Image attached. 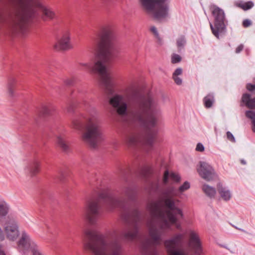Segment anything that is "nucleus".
<instances>
[{
  "instance_id": "obj_15",
  "label": "nucleus",
  "mask_w": 255,
  "mask_h": 255,
  "mask_svg": "<svg viewBox=\"0 0 255 255\" xmlns=\"http://www.w3.org/2000/svg\"><path fill=\"white\" fill-rule=\"evenodd\" d=\"M4 229L6 237L9 240H15L19 235L18 225L14 220L7 221L4 224Z\"/></svg>"
},
{
  "instance_id": "obj_37",
  "label": "nucleus",
  "mask_w": 255,
  "mask_h": 255,
  "mask_svg": "<svg viewBox=\"0 0 255 255\" xmlns=\"http://www.w3.org/2000/svg\"><path fill=\"white\" fill-rule=\"evenodd\" d=\"M172 78L177 85H180L182 84V80L178 76L172 77Z\"/></svg>"
},
{
  "instance_id": "obj_16",
  "label": "nucleus",
  "mask_w": 255,
  "mask_h": 255,
  "mask_svg": "<svg viewBox=\"0 0 255 255\" xmlns=\"http://www.w3.org/2000/svg\"><path fill=\"white\" fill-rule=\"evenodd\" d=\"M189 246L196 255H201L203 252L201 243L198 235L193 231H190Z\"/></svg>"
},
{
  "instance_id": "obj_33",
  "label": "nucleus",
  "mask_w": 255,
  "mask_h": 255,
  "mask_svg": "<svg viewBox=\"0 0 255 255\" xmlns=\"http://www.w3.org/2000/svg\"><path fill=\"white\" fill-rule=\"evenodd\" d=\"M227 138L231 141L232 142H235L236 141L235 138L233 134L229 131L227 132Z\"/></svg>"
},
{
  "instance_id": "obj_9",
  "label": "nucleus",
  "mask_w": 255,
  "mask_h": 255,
  "mask_svg": "<svg viewBox=\"0 0 255 255\" xmlns=\"http://www.w3.org/2000/svg\"><path fill=\"white\" fill-rule=\"evenodd\" d=\"M142 6L148 11L154 12V17L160 20L168 14L169 6L166 0H140Z\"/></svg>"
},
{
  "instance_id": "obj_7",
  "label": "nucleus",
  "mask_w": 255,
  "mask_h": 255,
  "mask_svg": "<svg viewBox=\"0 0 255 255\" xmlns=\"http://www.w3.org/2000/svg\"><path fill=\"white\" fill-rule=\"evenodd\" d=\"M72 126L79 130H82L85 127V130L82 135V139L93 148H96L98 144L103 140L100 121L97 117L74 119L72 121Z\"/></svg>"
},
{
  "instance_id": "obj_12",
  "label": "nucleus",
  "mask_w": 255,
  "mask_h": 255,
  "mask_svg": "<svg viewBox=\"0 0 255 255\" xmlns=\"http://www.w3.org/2000/svg\"><path fill=\"white\" fill-rule=\"evenodd\" d=\"M183 238V234H178L164 241V246L168 255H186L183 251L179 249Z\"/></svg>"
},
{
  "instance_id": "obj_49",
  "label": "nucleus",
  "mask_w": 255,
  "mask_h": 255,
  "mask_svg": "<svg viewBox=\"0 0 255 255\" xmlns=\"http://www.w3.org/2000/svg\"><path fill=\"white\" fill-rule=\"evenodd\" d=\"M146 170L147 172H149L150 171V168H148V167H147Z\"/></svg>"
},
{
  "instance_id": "obj_5",
  "label": "nucleus",
  "mask_w": 255,
  "mask_h": 255,
  "mask_svg": "<svg viewBox=\"0 0 255 255\" xmlns=\"http://www.w3.org/2000/svg\"><path fill=\"white\" fill-rule=\"evenodd\" d=\"M176 195V189L173 186L161 189L159 202L152 204L149 207L152 218L161 220V229L169 228L170 223L174 224L179 219L184 217L182 209L177 206L179 200L174 198Z\"/></svg>"
},
{
  "instance_id": "obj_22",
  "label": "nucleus",
  "mask_w": 255,
  "mask_h": 255,
  "mask_svg": "<svg viewBox=\"0 0 255 255\" xmlns=\"http://www.w3.org/2000/svg\"><path fill=\"white\" fill-rule=\"evenodd\" d=\"M203 101L206 108H211L215 101L214 94L213 93L208 94L203 98Z\"/></svg>"
},
{
  "instance_id": "obj_14",
  "label": "nucleus",
  "mask_w": 255,
  "mask_h": 255,
  "mask_svg": "<svg viewBox=\"0 0 255 255\" xmlns=\"http://www.w3.org/2000/svg\"><path fill=\"white\" fill-rule=\"evenodd\" d=\"M199 164L200 166L197 170L202 178L209 181L216 177L214 169L209 163L204 161H200Z\"/></svg>"
},
{
  "instance_id": "obj_23",
  "label": "nucleus",
  "mask_w": 255,
  "mask_h": 255,
  "mask_svg": "<svg viewBox=\"0 0 255 255\" xmlns=\"http://www.w3.org/2000/svg\"><path fill=\"white\" fill-rule=\"evenodd\" d=\"M202 190L205 194L211 198L214 197L216 194V190L214 187L206 184L203 185Z\"/></svg>"
},
{
  "instance_id": "obj_1",
  "label": "nucleus",
  "mask_w": 255,
  "mask_h": 255,
  "mask_svg": "<svg viewBox=\"0 0 255 255\" xmlns=\"http://www.w3.org/2000/svg\"><path fill=\"white\" fill-rule=\"evenodd\" d=\"M123 192L128 199L116 198L108 190L101 191L96 199L87 202L86 217L90 224H95L103 212L102 203L109 211L119 208L121 211V218L127 226V229L121 234L122 238L126 240L132 241L137 236L142 215L136 206L135 189L129 186L126 187Z\"/></svg>"
},
{
  "instance_id": "obj_11",
  "label": "nucleus",
  "mask_w": 255,
  "mask_h": 255,
  "mask_svg": "<svg viewBox=\"0 0 255 255\" xmlns=\"http://www.w3.org/2000/svg\"><path fill=\"white\" fill-rule=\"evenodd\" d=\"M150 224L149 234L153 240V243L152 245L151 241L147 240L143 245L144 252L146 255H158V252L155 246L160 244L161 232L154 226L153 223Z\"/></svg>"
},
{
  "instance_id": "obj_28",
  "label": "nucleus",
  "mask_w": 255,
  "mask_h": 255,
  "mask_svg": "<svg viewBox=\"0 0 255 255\" xmlns=\"http://www.w3.org/2000/svg\"><path fill=\"white\" fill-rule=\"evenodd\" d=\"M15 83V79L13 78H11L9 80V82L7 84L8 92L9 96L10 97H13L14 95L13 88Z\"/></svg>"
},
{
  "instance_id": "obj_41",
  "label": "nucleus",
  "mask_w": 255,
  "mask_h": 255,
  "mask_svg": "<svg viewBox=\"0 0 255 255\" xmlns=\"http://www.w3.org/2000/svg\"><path fill=\"white\" fill-rule=\"evenodd\" d=\"M243 48H244V45L242 44H241L237 47V48L236 49V53H240L243 50Z\"/></svg>"
},
{
  "instance_id": "obj_27",
  "label": "nucleus",
  "mask_w": 255,
  "mask_h": 255,
  "mask_svg": "<svg viewBox=\"0 0 255 255\" xmlns=\"http://www.w3.org/2000/svg\"><path fill=\"white\" fill-rule=\"evenodd\" d=\"M54 110V108L52 106H43L40 112L44 116H48L50 115Z\"/></svg>"
},
{
  "instance_id": "obj_34",
  "label": "nucleus",
  "mask_w": 255,
  "mask_h": 255,
  "mask_svg": "<svg viewBox=\"0 0 255 255\" xmlns=\"http://www.w3.org/2000/svg\"><path fill=\"white\" fill-rule=\"evenodd\" d=\"M170 177H171V178L172 179H173V180H174L176 182H178L180 180V176L178 175V174H176L174 173H171L170 175Z\"/></svg>"
},
{
  "instance_id": "obj_42",
  "label": "nucleus",
  "mask_w": 255,
  "mask_h": 255,
  "mask_svg": "<svg viewBox=\"0 0 255 255\" xmlns=\"http://www.w3.org/2000/svg\"><path fill=\"white\" fill-rule=\"evenodd\" d=\"M65 84L67 85L70 86L74 84V80L72 79H68L65 81Z\"/></svg>"
},
{
  "instance_id": "obj_8",
  "label": "nucleus",
  "mask_w": 255,
  "mask_h": 255,
  "mask_svg": "<svg viewBox=\"0 0 255 255\" xmlns=\"http://www.w3.org/2000/svg\"><path fill=\"white\" fill-rule=\"evenodd\" d=\"M211 10L214 22V24L210 23V28L214 35L219 38L220 34L226 32L228 21L224 10L220 7L213 4Z\"/></svg>"
},
{
  "instance_id": "obj_50",
  "label": "nucleus",
  "mask_w": 255,
  "mask_h": 255,
  "mask_svg": "<svg viewBox=\"0 0 255 255\" xmlns=\"http://www.w3.org/2000/svg\"><path fill=\"white\" fill-rule=\"evenodd\" d=\"M221 246L224 247V248H227V247L225 246L222 245Z\"/></svg>"
},
{
  "instance_id": "obj_32",
  "label": "nucleus",
  "mask_w": 255,
  "mask_h": 255,
  "mask_svg": "<svg viewBox=\"0 0 255 255\" xmlns=\"http://www.w3.org/2000/svg\"><path fill=\"white\" fill-rule=\"evenodd\" d=\"M150 31L154 34L155 37L157 39L159 43H161V39L160 37L159 34L157 31L156 28L155 26H152L150 28Z\"/></svg>"
},
{
  "instance_id": "obj_24",
  "label": "nucleus",
  "mask_w": 255,
  "mask_h": 255,
  "mask_svg": "<svg viewBox=\"0 0 255 255\" xmlns=\"http://www.w3.org/2000/svg\"><path fill=\"white\" fill-rule=\"evenodd\" d=\"M186 44V39L184 35H181L176 39V45L178 52H181L184 49Z\"/></svg>"
},
{
  "instance_id": "obj_17",
  "label": "nucleus",
  "mask_w": 255,
  "mask_h": 255,
  "mask_svg": "<svg viewBox=\"0 0 255 255\" xmlns=\"http://www.w3.org/2000/svg\"><path fill=\"white\" fill-rule=\"evenodd\" d=\"M56 50H68L72 48L70 42V33L67 31L54 46Z\"/></svg>"
},
{
  "instance_id": "obj_21",
  "label": "nucleus",
  "mask_w": 255,
  "mask_h": 255,
  "mask_svg": "<svg viewBox=\"0 0 255 255\" xmlns=\"http://www.w3.org/2000/svg\"><path fill=\"white\" fill-rule=\"evenodd\" d=\"M10 210L9 205L4 200H0V220L4 218Z\"/></svg>"
},
{
  "instance_id": "obj_6",
  "label": "nucleus",
  "mask_w": 255,
  "mask_h": 255,
  "mask_svg": "<svg viewBox=\"0 0 255 255\" xmlns=\"http://www.w3.org/2000/svg\"><path fill=\"white\" fill-rule=\"evenodd\" d=\"M85 235V248L94 255H121L122 246L117 238L93 230L86 231Z\"/></svg>"
},
{
  "instance_id": "obj_2",
  "label": "nucleus",
  "mask_w": 255,
  "mask_h": 255,
  "mask_svg": "<svg viewBox=\"0 0 255 255\" xmlns=\"http://www.w3.org/2000/svg\"><path fill=\"white\" fill-rule=\"evenodd\" d=\"M130 99L132 106L129 112L130 118L134 124L145 129L146 132L142 139L137 134L130 133L126 136V142L131 146L140 142L151 146L157 132L154 128L161 113L159 104L151 96L138 92L132 93Z\"/></svg>"
},
{
  "instance_id": "obj_13",
  "label": "nucleus",
  "mask_w": 255,
  "mask_h": 255,
  "mask_svg": "<svg viewBox=\"0 0 255 255\" xmlns=\"http://www.w3.org/2000/svg\"><path fill=\"white\" fill-rule=\"evenodd\" d=\"M110 104L115 109L121 116H127L128 106L125 101L124 97L122 95L116 94L110 100Z\"/></svg>"
},
{
  "instance_id": "obj_39",
  "label": "nucleus",
  "mask_w": 255,
  "mask_h": 255,
  "mask_svg": "<svg viewBox=\"0 0 255 255\" xmlns=\"http://www.w3.org/2000/svg\"><path fill=\"white\" fill-rule=\"evenodd\" d=\"M205 148L203 144L201 143H198L197 144L196 150L198 151L202 152L204 150Z\"/></svg>"
},
{
  "instance_id": "obj_40",
  "label": "nucleus",
  "mask_w": 255,
  "mask_h": 255,
  "mask_svg": "<svg viewBox=\"0 0 255 255\" xmlns=\"http://www.w3.org/2000/svg\"><path fill=\"white\" fill-rule=\"evenodd\" d=\"M246 88L247 90L250 92H253L255 91V85L248 83L247 84Z\"/></svg>"
},
{
  "instance_id": "obj_48",
  "label": "nucleus",
  "mask_w": 255,
  "mask_h": 255,
  "mask_svg": "<svg viewBox=\"0 0 255 255\" xmlns=\"http://www.w3.org/2000/svg\"><path fill=\"white\" fill-rule=\"evenodd\" d=\"M235 228H236V229H237L238 230H240V231H242V232H244V230H243V229H242L238 228H237L236 227H235Z\"/></svg>"
},
{
  "instance_id": "obj_38",
  "label": "nucleus",
  "mask_w": 255,
  "mask_h": 255,
  "mask_svg": "<svg viewBox=\"0 0 255 255\" xmlns=\"http://www.w3.org/2000/svg\"><path fill=\"white\" fill-rule=\"evenodd\" d=\"M251 24L252 21L248 19H244L243 21V25L244 27H248L251 25Z\"/></svg>"
},
{
  "instance_id": "obj_19",
  "label": "nucleus",
  "mask_w": 255,
  "mask_h": 255,
  "mask_svg": "<svg viewBox=\"0 0 255 255\" xmlns=\"http://www.w3.org/2000/svg\"><path fill=\"white\" fill-rule=\"evenodd\" d=\"M218 190L221 197L226 201H229L232 197V193L230 190L226 187L222 186L221 183L217 184Z\"/></svg>"
},
{
  "instance_id": "obj_26",
  "label": "nucleus",
  "mask_w": 255,
  "mask_h": 255,
  "mask_svg": "<svg viewBox=\"0 0 255 255\" xmlns=\"http://www.w3.org/2000/svg\"><path fill=\"white\" fill-rule=\"evenodd\" d=\"M247 118L252 120V129L255 133V112L253 111H247L246 112Z\"/></svg>"
},
{
  "instance_id": "obj_31",
  "label": "nucleus",
  "mask_w": 255,
  "mask_h": 255,
  "mask_svg": "<svg viewBox=\"0 0 255 255\" xmlns=\"http://www.w3.org/2000/svg\"><path fill=\"white\" fill-rule=\"evenodd\" d=\"M190 187V183L188 181H185L182 185H181L179 189H178V191L180 192V193H182L184 191H185L186 190H188V189H189Z\"/></svg>"
},
{
  "instance_id": "obj_10",
  "label": "nucleus",
  "mask_w": 255,
  "mask_h": 255,
  "mask_svg": "<svg viewBox=\"0 0 255 255\" xmlns=\"http://www.w3.org/2000/svg\"><path fill=\"white\" fill-rule=\"evenodd\" d=\"M17 249L23 255H27L29 251L32 255H44L39 247L25 231L22 232L21 237L17 243Z\"/></svg>"
},
{
  "instance_id": "obj_4",
  "label": "nucleus",
  "mask_w": 255,
  "mask_h": 255,
  "mask_svg": "<svg viewBox=\"0 0 255 255\" xmlns=\"http://www.w3.org/2000/svg\"><path fill=\"white\" fill-rule=\"evenodd\" d=\"M7 2L9 9L4 24L11 34L26 33L28 20L36 13L34 7L42 10L44 20L52 19L55 16L52 10L37 0H7Z\"/></svg>"
},
{
  "instance_id": "obj_3",
  "label": "nucleus",
  "mask_w": 255,
  "mask_h": 255,
  "mask_svg": "<svg viewBox=\"0 0 255 255\" xmlns=\"http://www.w3.org/2000/svg\"><path fill=\"white\" fill-rule=\"evenodd\" d=\"M114 34L111 29L103 30L101 39L98 44V51L95 56V62L93 66L91 63L80 62L91 72L98 73L101 77V83L104 87L105 92L109 95L114 93V81L109 70V64L115 58L119 53V48L113 42Z\"/></svg>"
},
{
  "instance_id": "obj_18",
  "label": "nucleus",
  "mask_w": 255,
  "mask_h": 255,
  "mask_svg": "<svg viewBox=\"0 0 255 255\" xmlns=\"http://www.w3.org/2000/svg\"><path fill=\"white\" fill-rule=\"evenodd\" d=\"M40 163L37 160L30 162L25 168V171L31 176H33L39 172Z\"/></svg>"
},
{
  "instance_id": "obj_20",
  "label": "nucleus",
  "mask_w": 255,
  "mask_h": 255,
  "mask_svg": "<svg viewBox=\"0 0 255 255\" xmlns=\"http://www.w3.org/2000/svg\"><path fill=\"white\" fill-rule=\"evenodd\" d=\"M242 102L249 108L255 109V98L252 99L250 94H244L242 96Z\"/></svg>"
},
{
  "instance_id": "obj_44",
  "label": "nucleus",
  "mask_w": 255,
  "mask_h": 255,
  "mask_svg": "<svg viewBox=\"0 0 255 255\" xmlns=\"http://www.w3.org/2000/svg\"><path fill=\"white\" fill-rule=\"evenodd\" d=\"M4 239V235L1 228L0 227V241H2Z\"/></svg>"
},
{
  "instance_id": "obj_30",
  "label": "nucleus",
  "mask_w": 255,
  "mask_h": 255,
  "mask_svg": "<svg viewBox=\"0 0 255 255\" xmlns=\"http://www.w3.org/2000/svg\"><path fill=\"white\" fill-rule=\"evenodd\" d=\"M171 63L173 64L178 63L182 60V57L178 54L173 53L171 55Z\"/></svg>"
},
{
  "instance_id": "obj_25",
  "label": "nucleus",
  "mask_w": 255,
  "mask_h": 255,
  "mask_svg": "<svg viewBox=\"0 0 255 255\" xmlns=\"http://www.w3.org/2000/svg\"><path fill=\"white\" fill-rule=\"evenodd\" d=\"M57 144L59 147L64 152H68L69 148L68 145L66 143L64 139L61 136H58L57 138Z\"/></svg>"
},
{
  "instance_id": "obj_43",
  "label": "nucleus",
  "mask_w": 255,
  "mask_h": 255,
  "mask_svg": "<svg viewBox=\"0 0 255 255\" xmlns=\"http://www.w3.org/2000/svg\"><path fill=\"white\" fill-rule=\"evenodd\" d=\"M74 107L73 104H69L67 108L68 113H72L74 111Z\"/></svg>"
},
{
  "instance_id": "obj_45",
  "label": "nucleus",
  "mask_w": 255,
  "mask_h": 255,
  "mask_svg": "<svg viewBox=\"0 0 255 255\" xmlns=\"http://www.w3.org/2000/svg\"><path fill=\"white\" fill-rule=\"evenodd\" d=\"M60 177H59V180L62 181V180H63V179L64 178V173H63V172H61L60 173Z\"/></svg>"
},
{
  "instance_id": "obj_47",
  "label": "nucleus",
  "mask_w": 255,
  "mask_h": 255,
  "mask_svg": "<svg viewBox=\"0 0 255 255\" xmlns=\"http://www.w3.org/2000/svg\"><path fill=\"white\" fill-rule=\"evenodd\" d=\"M0 255H6L4 251L0 250Z\"/></svg>"
},
{
  "instance_id": "obj_29",
  "label": "nucleus",
  "mask_w": 255,
  "mask_h": 255,
  "mask_svg": "<svg viewBox=\"0 0 255 255\" xmlns=\"http://www.w3.org/2000/svg\"><path fill=\"white\" fill-rule=\"evenodd\" d=\"M239 6L245 10H247L254 6V3L251 1L240 3L239 4Z\"/></svg>"
},
{
  "instance_id": "obj_36",
  "label": "nucleus",
  "mask_w": 255,
  "mask_h": 255,
  "mask_svg": "<svg viewBox=\"0 0 255 255\" xmlns=\"http://www.w3.org/2000/svg\"><path fill=\"white\" fill-rule=\"evenodd\" d=\"M169 176V172L168 170H166L164 172L163 181L164 184H167L168 181V178Z\"/></svg>"
},
{
  "instance_id": "obj_46",
  "label": "nucleus",
  "mask_w": 255,
  "mask_h": 255,
  "mask_svg": "<svg viewBox=\"0 0 255 255\" xmlns=\"http://www.w3.org/2000/svg\"><path fill=\"white\" fill-rule=\"evenodd\" d=\"M241 163H242V164H244V165L246 164V161L245 160H244V159H242V160H241Z\"/></svg>"
},
{
  "instance_id": "obj_35",
  "label": "nucleus",
  "mask_w": 255,
  "mask_h": 255,
  "mask_svg": "<svg viewBox=\"0 0 255 255\" xmlns=\"http://www.w3.org/2000/svg\"><path fill=\"white\" fill-rule=\"evenodd\" d=\"M182 73V69L181 68H177L173 73L172 77L178 76Z\"/></svg>"
}]
</instances>
